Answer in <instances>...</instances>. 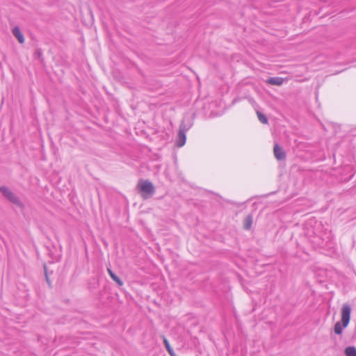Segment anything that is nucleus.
<instances>
[{"mask_svg":"<svg viewBox=\"0 0 356 356\" xmlns=\"http://www.w3.org/2000/svg\"><path fill=\"white\" fill-rule=\"evenodd\" d=\"M284 81V79L282 77H270L266 80V83L273 86H281Z\"/></svg>","mask_w":356,"mask_h":356,"instance_id":"nucleus-7","label":"nucleus"},{"mask_svg":"<svg viewBox=\"0 0 356 356\" xmlns=\"http://www.w3.org/2000/svg\"><path fill=\"white\" fill-rule=\"evenodd\" d=\"M257 115L259 120L261 123L265 124H268V118H266V116L265 115L262 114L259 111H257Z\"/></svg>","mask_w":356,"mask_h":356,"instance_id":"nucleus-11","label":"nucleus"},{"mask_svg":"<svg viewBox=\"0 0 356 356\" xmlns=\"http://www.w3.org/2000/svg\"><path fill=\"white\" fill-rule=\"evenodd\" d=\"M107 271L113 280L115 281L119 286H121L123 285V282L110 268H107Z\"/></svg>","mask_w":356,"mask_h":356,"instance_id":"nucleus-8","label":"nucleus"},{"mask_svg":"<svg viewBox=\"0 0 356 356\" xmlns=\"http://www.w3.org/2000/svg\"><path fill=\"white\" fill-rule=\"evenodd\" d=\"M273 153L275 157L279 161H282L286 157L285 152L278 144H275L273 148Z\"/></svg>","mask_w":356,"mask_h":356,"instance_id":"nucleus-5","label":"nucleus"},{"mask_svg":"<svg viewBox=\"0 0 356 356\" xmlns=\"http://www.w3.org/2000/svg\"><path fill=\"white\" fill-rule=\"evenodd\" d=\"M163 343L165 344V346L168 352L170 353V355L171 356H175V353L173 352L172 348L170 347L168 341L165 337H163Z\"/></svg>","mask_w":356,"mask_h":356,"instance_id":"nucleus-12","label":"nucleus"},{"mask_svg":"<svg viewBox=\"0 0 356 356\" xmlns=\"http://www.w3.org/2000/svg\"><path fill=\"white\" fill-rule=\"evenodd\" d=\"M346 356H356V348L348 346L344 350Z\"/></svg>","mask_w":356,"mask_h":356,"instance_id":"nucleus-10","label":"nucleus"},{"mask_svg":"<svg viewBox=\"0 0 356 356\" xmlns=\"http://www.w3.org/2000/svg\"><path fill=\"white\" fill-rule=\"evenodd\" d=\"M137 188L142 193L141 196L145 200L149 198L155 191L152 183L148 180H140Z\"/></svg>","mask_w":356,"mask_h":356,"instance_id":"nucleus-2","label":"nucleus"},{"mask_svg":"<svg viewBox=\"0 0 356 356\" xmlns=\"http://www.w3.org/2000/svg\"><path fill=\"white\" fill-rule=\"evenodd\" d=\"M190 126H186L184 122H182L179 126V129L177 136V145L181 147L186 143V132L188 130Z\"/></svg>","mask_w":356,"mask_h":356,"instance_id":"nucleus-4","label":"nucleus"},{"mask_svg":"<svg viewBox=\"0 0 356 356\" xmlns=\"http://www.w3.org/2000/svg\"><path fill=\"white\" fill-rule=\"evenodd\" d=\"M0 192L10 202L13 203L14 204L19 207H23V204L21 202L19 198L15 193H13V191H11L6 186H1Z\"/></svg>","mask_w":356,"mask_h":356,"instance_id":"nucleus-3","label":"nucleus"},{"mask_svg":"<svg viewBox=\"0 0 356 356\" xmlns=\"http://www.w3.org/2000/svg\"><path fill=\"white\" fill-rule=\"evenodd\" d=\"M350 312L351 308L349 305L343 304L341 308V322L338 321L335 323L334 331L337 334H341L343 331V328L346 327L350 322Z\"/></svg>","mask_w":356,"mask_h":356,"instance_id":"nucleus-1","label":"nucleus"},{"mask_svg":"<svg viewBox=\"0 0 356 356\" xmlns=\"http://www.w3.org/2000/svg\"><path fill=\"white\" fill-rule=\"evenodd\" d=\"M252 224V217L248 216L243 222V227L245 229L248 230L251 228Z\"/></svg>","mask_w":356,"mask_h":356,"instance_id":"nucleus-9","label":"nucleus"},{"mask_svg":"<svg viewBox=\"0 0 356 356\" xmlns=\"http://www.w3.org/2000/svg\"><path fill=\"white\" fill-rule=\"evenodd\" d=\"M46 280H47V282L48 283H49V278H48V277H47V275H46Z\"/></svg>","mask_w":356,"mask_h":356,"instance_id":"nucleus-13","label":"nucleus"},{"mask_svg":"<svg viewBox=\"0 0 356 356\" xmlns=\"http://www.w3.org/2000/svg\"><path fill=\"white\" fill-rule=\"evenodd\" d=\"M12 32L19 43L23 44L24 42V35L18 26L14 27Z\"/></svg>","mask_w":356,"mask_h":356,"instance_id":"nucleus-6","label":"nucleus"}]
</instances>
